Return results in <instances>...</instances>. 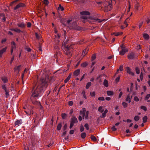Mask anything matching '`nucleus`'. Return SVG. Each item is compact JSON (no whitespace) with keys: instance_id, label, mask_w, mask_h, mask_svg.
<instances>
[{"instance_id":"nucleus-23","label":"nucleus","mask_w":150,"mask_h":150,"mask_svg":"<svg viewBox=\"0 0 150 150\" xmlns=\"http://www.w3.org/2000/svg\"><path fill=\"white\" fill-rule=\"evenodd\" d=\"M1 79L4 83H6L8 81L7 77H2Z\"/></svg>"},{"instance_id":"nucleus-43","label":"nucleus","mask_w":150,"mask_h":150,"mask_svg":"<svg viewBox=\"0 0 150 150\" xmlns=\"http://www.w3.org/2000/svg\"><path fill=\"white\" fill-rule=\"evenodd\" d=\"M38 50L39 51H42V49L41 48V45L40 44H39L38 46Z\"/></svg>"},{"instance_id":"nucleus-10","label":"nucleus","mask_w":150,"mask_h":150,"mask_svg":"<svg viewBox=\"0 0 150 150\" xmlns=\"http://www.w3.org/2000/svg\"><path fill=\"white\" fill-rule=\"evenodd\" d=\"M128 57L129 59H133L135 57V54L133 52H131L129 54Z\"/></svg>"},{"instance_id":"nucleus-28","label":"nucleus","mask_w":150,"mask_h":150,"mask_svg":"<svg viewBox=\"0 0 150 150\" xmlns=\"http://www.w3.org/2000/svg\"><path fill=\"white\" fill-rule=\"evenodd\" d=\"M21 67V65H19L18 66L16 67L14 69L15 71H18V72L19 71L20 68Z\"/></svg>"},{"instance_id":"nucleus-9","label":"nucleus","mask_w":150,"mask_h":150,"mask_svg":"<svg viewBox=\"0 0 150 150\" xmlns=\"http://www.w3.org/2000/svg\"><path fill=\"white\" fill-rule=\"evenodd\" d=\"M25 6L24 4L23 3H20L17 4L14 8V10H17L20 7H24Z\"/></svg>"},{"instance_id":"nucleus-15","label":"nucleus","mask_w":150,"mask_h":150,"mask_svg":"<svg viewBox=\"0 0 150 150\" xmlns=\"http://www.w3.org/2000/svg\"><path fill=\"white\" fill-rule=\"evenodd\" d=\"M80 70L79 69H77L73 73V75L75 76L79 75L80 74Z\"/></svg>"},{"instance_id":"nucleus-42","label":"nucleus","mask_w":150,"mask_h":150,"mask_svg":"<svg viewBox=\"0 0 150 150\" xmlns=\"http://www.w3.org/2000/svg\"><path fill=\"white\" fill-rule=\"evenodd\" d=\"M84 127L87 130H88L89 129V126L88 124H86L84 125Z\"/></svg>"},{"instance_id":"nucleus-34","label":"nucleus","mask_w":150,"mask_h":150,"mask_svg":"<svg viewBox=\"0 0 150 150\" xmlns=\"http://www.w3.org/2000/svg\"><path fill=\"white\" fill-rule=\"evenodd\" d=\"M140 108L144 111H146L147 110L146 107L145 106H142L140 107Z\"/></svg>"},{"instance_id":"nucleus-5","label":"nucleus","mask_w":150,"mask_h":150,"mask_svg":"<svg viewBox=\"0 0 150 150\" xmlns=\"http://www.w3.org/2000/svg\"><path fill=\"white\" fill-rule=\"evenodd\" d=\"M80 14L82 15L81 17V19L84 20H86L88 17L87 16L90 15V13L88 11H84L81 12Z\"/></svg>"},{"instance_id":"nucleus-41","label":"nucleus","mask_w":150,"mask_h":150,"mask_svg":"<svg viewBox=\"0 0 150 150\" xmlns=\"http://www.w3.org/2000/svg\"><path fill=\"white\" fill-rule=\"evenodd\" d=\"M66 117V114L65 113H63L62 114V119H64Z\"/></svg>"},{"instance_id":"nucleus-3","label":"nucleus","mask_w":150,"mask_h":150,"mask_svg":"<svg viewBox=\"0 0 150 150\" xmlns=\"http://www.w3.org/2000/svg\"><path fill=\"white\" fill-rule=\"evenodd\" d=\"M38 94H32L30 99L33 104H39L40 105V103L37 100V99L38 98Z\"/></svg>"},{"instance_id":"nucleus-12","label":"nucleus","mask_w":150,"mask_h":150,"mask_svg":"<svg viewBox=\"0 0 150 150\" xmlns=\"http://www.w3.org/2000/svg\"><path fill=\"white\" fill-rule=\"evenodd\" d=\"M128 51V49H123L120 52V54L123 55H124L125 53Z\"/></svg>"},{"instance_id":"nucleus-7","label":"nucleus","mask_w":150,"mask_h":150,"mask_svg":"<svg viewBox=\"0 0 150 150\" xmlns=\"http://www.w3.org/2000/svg\"><path fill=\"white\" fill-rule=\"evenodd\" d=\"M70 28L71 29H75L79 30H81V28L77 25L75 22L71 26H70Z\"/></svg>"},{"instance_id":"nucleus-1","label":"nucleus","mask_w":150,"mask_h":150,"mask_svg":"<svg viewBox=\"0 0 150 150\" xmlns=\"http://www.w3.org/2000/svg\"><path fill=\"white\" fill-rule=\"evenodd\" d=\"M55 80L54 77H50L46 75L45 78H42L38 82V85L34 86L32 94H39V93H42L50 82H52Z\"/></svg>"},{"instance_id":"nucleus-52","label":"nucleus","mask_w":150,"mask_h":150,"mask_svg":"<svg viewBox=\"0 0 150 150\" xmlns=\"http://www.w3.org/2000/svg\"><path fill=\"white\" fill-rule=\"evenodd\" d=\"M143 74H142V72H141V74H140V77L141 80H142L143 79Z\"/></svg>"},{"instance_id":"nucleus-49","label":"nucleus","mask_w":150,"mask_h":150,"mask_svg":"<svg viewBox=\"0 0 150 150\" xmlns=\"http://www.w3.org/2000/svg\"><path fill=\"white\" fill-rule=\"evenodd\" d=\"M96 58V56L95 55L93 54L92 57L91 61H93Z\"/></svg>"},{"instance_id":"nucleus-60","label":"nucleus","mask_w":150,"mask_h":150,"mask_svg":"<svg viewBox=\"0 0 150 150\" xmlns=\"http://www.w3.org/2000/svg\"><path fill=\"white\" fill-rule=\"evenodd\" d=\"M134 100H135L136 101H138L139 100V98H138L136 96H135L134 97Z\"/></svg>"},{"instance_id":"nucleus-13","label":"nucleus","mask_w":150,"mask_h":150,"mask_svg":"<svg viewBox=\"0 0 150 150\" xmlns=\"http://www.w3.org/2000/svg\"><path fill=\"white\" fill-rule=\"evenodd\" d=\"M78 122L77 118L75 117H72L71 119V122L74 124Z\"/></svg>"},{"instance_id":"nucleus-39","label":"nucleus","mask_w":150,"mask_h":150,"mask_svg":"<svg viewBox=\"0 0 150 150\" xmlns=\"http://www.w3.org/2000/svg\"><path fill=\"white\" fill-rule=\"evenodd\" d=\"M15 32H16L18 33H19L21 32V30L18 28H15Z\"/></svg>"},{"instance_id":"nucleus-6","label":"nucleus","mask_w":150,"mask_h":150,"mask_svg":"<svg viewBox=\"0 0 150 150\" xmlns=\"http://www.w3.org/2000/svg\"><path fill=\"white\" fill-rule=\"evenodd\" d=\"M25 112L26 114L28 115L33 114V107L32 106H29Z\"/></svg>"},{"instance_id":"nucleus-61","label":"nucleus","mask_w":150,"mask_h":150,"mask_svg":"<svg viewBox=\"0 0 150 150\" xmlns=\"http://www.w3.org/2000/svg\"><path fill=\"white\" fill-rule=\"evenodd\" d=\"M74 130H70V132H69V134H73L74 132Z\"/></svg>"},{"instance_id":"nucleus-46","label":"nucleus","mask_w":150,"mask_h":150,"mask_svg":"<svg viewBox=\"0 0 150 150\" xmlns=\"http://www.w3.org/2000/svg\"><path fill=\"white\" fill-rule=\"evenodd\" d=\"M122 34V32L117 33H115V35L116 36H118L120 35H121Z\"/></svg>"},{"instance_id":"nucleus-29","label":"nucleus","mask_w":150,"mask_h":150,"mask_svg":"<svg viewBox=\"0 0 150 150\" xmlns=\"http://www.w3.org/2000/svg\"><path fill=\"white\" fill-rule=\"evenodd\" d=\"M139 119V116L138 115L135 116L134 118V120L136 121H137Z\"/></svg>"},{"instance_id":"nucleus-4","label":"nucleus","mask_w":150,"mask_h":150,"mask_svg":"<svg viewBox=\"0 0 150 150\" xmlns=\"http://www.w3.org/2000/svg\"><path fill=\"white\" fill-rule=\"evenodd\" d=\"M80 115H82L83 119H87L88 115V111H87L86 112V110L85 108H83L82 110L80 112Z\"/></svg>"},{"instance_id":"nucleus-26","label":"nucleus","mask_w":150,"mask_h":150,"mask_svg":"<svg viewBox=\"0 0 150 150\" xmlns=\"http://www.w3.org/2000/svg\"><path fill=\"white\" fill-rule=\"evenodd\" d=\"M58 9L59 10L63 11L64 10V8L62 6L61 4H59V7H58Z\"/></svg>"},{"instance_id":"nucleus-56","label":"nucleus","mask_w":150,"mask_h":150,"mask_svg":"<svg viewBox=\"0 0 150 150\" xmlns=\"http://www.w3.org/2000/svg\"><path fill=\"white\" fill-rule=\"evenodd\" d=\"M66 51H69V50H70L69 47L68 45H67L66 47Z\"/></svg>"},{"instance_id":"nucleus-22","label":"nucleus","mask_w":150,"mask_h":150,"mask_svg":"<svg viewBox=\"0 0 150 150\" xmlns=\"http://www.w3.org/2000/svg\"><path fill=\"white\" fill-rule=\"evenodd\" d=\"M132 96H128L126 99V101L128 102L129 103L131 102V99L132 98Z\"/></svg>"},{"instance_id":"nucleus-50","label":"nucleus","mask_w":150,"mask_h":150,"mask_svg":"<svg viewBox=\"0 0 150 150\" xmlns=\"http://www.w3.org/2000/svg\"><path fill=\"white\" fill-rule=\"evenodd\" d=\"M120 76H119L117 77L115 79V81L116 83H117L119 82L120 79Z\"/></svg>"},{"instance_id":"nucleus-54","label":"nucleus","mask_w":150,"mask_h":150,"mask_svg":"<svg viewBox=\"0 0 150 150\" xmlns=\"http://www.w3.org/2000/svg\"><path fill=\"white\" fill-rule=\"evenodd\" d=\"M13 48H14L13 47V46H12L11 47V54H12V53L13 52Z\"/></svg>"},{"instance_id":"nucleus-31","label":"nucleus","mask_w":150,"mask_h":150,"mask_svg":"<svg viewBox=\"0 0 150 150\" xmlns=\"http://www.w3.org/2000/svg\"><path fill=\"white\" fill-rule=\"evenodd\" d=\"M86 136V134L85 132L82 133L81 134V137L83 139H84L85 138Z\"/></svg>"},{"instance_id":"nucleus-48","label":"nucleus","mask_w":150,"mask_h":150,"mask_svg":"<svg viewBox=\"0 0 150 150\" xmlns=\"http://www.w3.org/2000/svg\"><path fill=\"white\" fill-rule=\"evenodd\" d=\"M127 72L129 74L131 72L130 71V69L129 67H127Z\"/></svg>"},{"instance_id":"nucleus-19","label":"nucleus","mask_w":150,"mask_h":150,"mask_svg":"<svg viewBox=\"0 0 150 150\" xmlns=\"http://www.w3.org/2000/svg\"><path fill=\"white\" fill-rule=\"evenodd\" d=\"M71 74L70 73L67 77L64 80V82L67 83L70 79L71 77Z\"/></svg>"},{"instance_id":"nucleus-64","label":"nucleus","mask_w":150,"mask_h":150,"mask_svg":"<svg viewBox=\"0 0 150 150\" xmlns=\"http://www.w3.org/2000/svg\"><path fill=\"white\" fill-rule=\"evenodd\" d=\"M74 124L71 122L70 125V128L71 129L74 125Z\"/></svg>"},{"instance_id":"nucleus-24","label":"nucleus","mask_w":150,"mask_h":150,"mask_svg":"<svg viewBox=\"0 0 150 150\" xmlns=\"http://www.w3.org/2000/svg\"><path fill=\"white\" fill-rule=\"evenodd\" d=\"M103 85L106 87H107L108 86V81L105 79L104 80L103 82Z\"/></svg>"},{"instance_id":"nucleus-37","label":"nucleus","mask_w":150,"mask_h":150,"mask_svg":"<svg viewBox=\"0 0 150 150\" xmlns=\"http://www.w3.org/2000/svg\"><path fill=\"white\" fill-rule=\"evenodd\" d=\"M136 72V73L138 74L140 73V70L138 67H136L135 68Z\"/></svg>"},{"instance_id":"nucleus-33","label":"nucleus","mask_w":150,"mask_h":150,"mask_svg":"<svg viewBox=\"0 0 150 150\" xmlns=\"http://www.w3.org/2000/svg\"><path fill=\"white\" fill-rule=\"evenodd\" d=\"M87 65H88L87 63L86 62H84L82 63L81 64V65L82 67H85L87 66Z\"/></svg>"},{"instance_id":"nucleus-18","label":"nucleus","mask_w":150,"mask_h":150,"mask_svg":"<svg viewBox=\"0 0 150 150\" xmlns=\"http://www.w3.org/2000/svg\"><path fill=\"white\" fill-rule=\"evenodd\" d=\"M104 107L102 106H100L98 109V111L101 113L103 112L104 111Z\"/></svg>"},{"instance_id":"nucleus-47","label":"nucleus","mask_w":150,"mask_h":150,"mask_svg":"<svg viewBox=\"0 0 150 150\" xmlns=\"http://www.w3.org/2000/svg\"><path fill=\"white\" fill-rule=\"evenodd\" d=\"M27 25L28 27L30 28L31 26V24L30 22H28L27 23Z\"/></svg>"},{"instance_id":"nucleus-38","label":"nucleus","mask_w":150,"mask_h":150,"mask_svg":"<svg viewBox=\"0 0 150 150\" xmlns=\"http://www.w3.org/2000/svg\"><path fill=\"white\" fill-rule=\"evenodd\" d=\"M61 127H62V125H61V124H59L57 126V129L59 130H60L61 129Z\"/></svg>"},{"instance_id":"nucleus-35","label":"nucleus","mask_w":150,"mask_h":150,"mask_svg":"<svg viewBox=\"0 0 150 150\" xmlns=\"http://www.w3.org/2000/svg\"><path fill=\"white\" fill-rule=\"evenodd\" d=\"M91 82H88L87 83V84L86 86V88L87 89H88L89 88V87L91 86Z\"/></svg>"},{"instance_id":"nucleus-32","label":"nucleus","mask_w":150,"mask_h":150,"mask_svg":"<svg viewBox=\"0 0 150 150\" xmlns=\"http://www.w3.org/2000/svg\"><path fill=\"white\" fill-rule=\"evenodd\" d=\"M91 140L93 141H96V137L93 135H92L91 136Z\"/></svg>"},{"instance_id":"nucleus-44","label":"nucleus","mask_w":150,"mask_h":150,"mask_svg":"<svg viewBox=\"0 0 150 150\" xmlns=\"http://www.w3.org/2000/svg\"><path fill=\"white\" fill-rule=\"evenodd\" d=\"M73 104V102L71 101H69L68 102V104L69 106H71Z\"/></svg>"},{"instance_id":"nucleus-17","label":"nucleus","mask_w":150,"mask_h":150,"mask_svg":"<svg viewBox=\"0 0 150 150\" xmlns=\"http://www.w3.org/2000/svg\"><path fill=\"white\" fill-rule=\"evenodd\" d=\"M108 112V110L107 109L105 110L104 112L102 113L101 117L102 118L105 117L106 116V114Z\"/></svg>"},{"instance_id":"nucleus-57","label":"nucleus","mask_w":150,"mask_h":150,"mask_svg":"<svg viewBox=\"0 0 150 150\" xmlns=\"http://www.w3.org/2000/svg\"><path fill=\"white\" fill-rule=\"evenodd\" d=\"M44 2L46 5H47L49 3L48 1L47 0H44Z\"/></svg>"},{"instance_id":"nucleus-20","label":"nucleus","mask_w":150,"mask_h":150,"mask_svg":"<svg viewBox=\"0 0 150 150\" xmlns=\"http://www.w3.org/2000/svg\"><path fill=\"white\" fill-rule=\"evenodd\" d=\"M143 37L146 40H148L149 38V35L147 33H144L143 34Z\"/></svg>"},{"instance_id":"nucleus-45","label":"nucleus","mask_w":150,"mask_h":150,"mask_svg":"<svg viewBox=\"0 0 150 150\" xmlns=\"http://www.w3.org/2000/svg\"><path fill=\"white\" fill-rule=\"evenodd\" d=\"M84 129V128L83 126L82 125H81L80 126V131H81V132H82L83 131Z\"/></svg>"},{"instance_id":"nucleus-51","label":"nucleus","mask_w":150,"mask_h":150,"mask_svg":"<svg viewBox=\"0 0 150 150\" xmlns=\"http://www.w3.org/2000/svg\"><path fill=\"white\" fill-rule=\"evenodd\" d=\"M98 99L99 100H102V101L104 100H105L104 98H103V97H99L98 98Z\"/></svg>"},{"instance_id":"nucleus-25","label":"nucleus","mask_w":150,"mask_h":150,"mask_svg":"<svg viewBox=\"0 0 150 150\" xmlns=\"http://www.w3.org/2000/svg\"><path fill=\"white\" fill-rule=\"evenodd\" d=\"M66 54L68 55L69 57H71L72 55L71 52L70 51H66Z\"/></svg>"},{"instance_id":"nucleus-63","label":"nucleus","mask_w":150,"mask_h":150,"mask_svg":"<svg viewBox=\"0 0 150 150\" xmlns=\"http://www.w3.org/2000/svg\"><path fill=\"white\" fill-rule=\"evenodd\" d=\"M143 22H142L139 23V28H140L142 27V26L143 24Z\"/></svg>"},{"instance_id":"nucleus-36","label":"nucleus","mask_w":150,"mask_h":150,"mask_svg":"<svg viewBox=\"0 0 150 150\" xmlns=\"http://www.w3.org/2000/svg\"><path fill=\"white\" fill-rule=\"evenodd\" d=\"M11 45L12 46H13V47L14 48H16V44L14 41L12 42H11Z\"/></svg>"},{"instance_id":"nucleus-16","label":"nucleus","mask_w":150,"mask_h":150,"mask_svg":"<svg viewBox=\"0 0 150 150\" xmlns=\"http://www.w3.org/2000/svg\"><path fill=\"white\" fill-rule=\"evenodd\" d=\"M22 123V121L21 120H17L16 121L14 125L15 126H19Z\"/></svg>"},{"instance_id":"nucleus-21","label":"nucleus","mask_w":150,"mask_h":150,"mask_svg":"<svg viewBox=\"0 0 150 150\" xmlns=\"http://www.w3.org/2000/svg\"><path fill=\"white\" fill-rule=\"evenodd\" d=\"M91 20H93L94 21H98L99 23H100L102 22V21L100 20L98 18H96L95 17L91 18Z\"/></svg>"},{"instance_id":"nucleus-14","label":"nucleus","mask_w":150,"mask_h":150,"mask_svg":"<svg viewBox=\"0 0 150 150\" xmlns=\"http://www.w3.org/2000/svg\"><path fill=\"white\" fill-rule=\"evenodd\" d=\"M7 48V47H5L1 50H0V57H2L3 54L6 51Z\"/></svg>"},{"instance_id":"nucleus-2","label":"nucleus","mask_w":150,"mask_h":150,"mask_svg":"<svg viewBox=\"0 0 150 150\" xmlns=\"http://www.w3.org/2000/svg\"><path fill=\"white\" fill-rule=\"evenodd\" d=\"M103 6V10L105 12H107L111 10L112 7V2H109L105 1L104 3Z\"/></svg>"},{"instance_id":"nucleus-59","label":"nucleus","mask_w":150,"mask_h":150,"mask_svg":"<svg viewBox=\"0 0 150 150\" xmlns=\"http://www.w3.org/2000/svg\"><path fill=\"white\" fill-rule=\"evenodd\" d=\"M102 77V75H100L99 76H98L97 78H96V80H98V79H99L100 78H101V77Z\"/></svg>"},{"instance_id":"nucleus-40","label":"nucleus","mask_w":150,"mask_h":150,"mask_svg":"<svg viewBox=\"0 0 150 150\" xmlns=\"http://www.w3.org/2000/svg\"><path fill=\"white\" fill-rule=\"evenodd\" d=\"M122 105L124 108H125L127 106V104L125 102H123Z\"/></svg>"},{"instance_id":"nucleus-58","label":"nucleus","mask_w":150,"mask_h":150,"mask_svg":"<svg viewBox=\"0 0 150 150\" xmlns=\"http://www.w3.org/2000/svg\"><path fill=\"white\" fill-rule=\"evenodd\" d=\"M105 1H104L103 2L100 1V2H96V3H97V4H98V5H100L101 4H102V3H103L104 4V2H105Z\"/></svg>"},{"instance_id":"nucleus-30","label":"nucleus","mask_w":150,"mask_h":150,"mask_svg":"<svg viewBox=\"0 0 150 150\" xmlns=\"http://www.w3.org/2000/svg\"><path fill=\"white\" fill-rule=\"evenodd\" d=\"M88 51V49L86 50V49L83 50V56H85V55L87 53Z\"/></svg>"},{"instance_id":"nucleus-27","label":"nucleus","mask_w":150,"mask_h":150,"mask_svg":"<svg viewBox=\"0 0 150 150\" xmlns=\"http://www.w3.org/2000/svg\"><path fill=\"white\" fill-rule=\"evenodd\" d=\"M147 120V117L146 116H144L143 118V122L145 123L146 122Z\"/></svg>"},{"instance_id":"nucleus-11","label":"nucleus","mask_w":150,"mask_h":150,"mask_svg":"<svg viewBox=\"0 0 150 150\" xmlns=\"http://www.w3.org/2000/svg\"><path fill=\"white\" fill-rule=\"evenodd\" d=\"M17 26L21 28H25L26 25L23 22H21L17 24Z\"/></svg>"},{"instance_id":"nucleus-53","label":"nucleus","mask_w":150,"mask_h":150,"mask_svg":"<svg viewBox=\"0 0 150 150\" xmlns=\"http://www.w3.org/2000/svg\"><path fill=\"white\" fill-rule=\"evenodd\" d=\"M111 129L112 131H115L117 129L115 126H113L112 127Z\"/></svg>"},{"instance_id":"nucleus-55","label":"nucleus","mask_w":150,"mask_h":150,"mask_svg":"<svg viewBox=\"0 0 150 150\" xmlns=\"http://www.w3.org/2000/svg\"><path fill=\"white\" fill-rule=\"evenodd\" d=\"M14 59V56H13V57L11 58V60L10 62V63L11 64H12L13 61Z\"/></svg>"},{"instance_id":"nucleus-8","label":"nucleus","mask_w":150,"mask_h":150,"mask_svg":"<svg viewBox=\"0 0 150 150\" xmlns=\"http://www.w3.org/2000/svg\"><path fill=\"white\" fill-rule=\"evenodd\" d=\"M2 88L5 93V94H8L9 90L8 87L6 85H3L2 86Z\"/></svg>"},{"instance_id":"nucleus-62","label":"nucleus","mask_w":150,"mask_h":150,"mask_svg":"<svg viewBox=\"0 0 150 150\" xmlns=\"http://www.w3.org/2000/svg\"><path fill=\"white\" fill-rule=\"evenodd\" d=\"M150 97V94H147L146 97V100L148 99Z\"/></svg>"}]
</instances>
